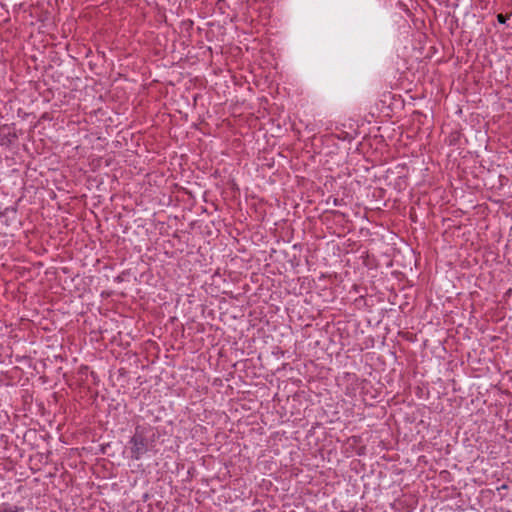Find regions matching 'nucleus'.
Masks as SVG:
<instances>
[{"mask_svg": "<svg viewBox=\"0 0 512 512\" xmlns=\"http://www.w3.org/2000/svg\"><path fill=\"white\" fill-rule=\"evenodd\" d=\"M129 445L130 458L133 460H139L149 450L148 439L139 427L136 428L134 435L129 441Z\"/></svg>", "mask_w": 512, "mask_h": 512, "instance_id": "1", "label": "nucleus"}, {"mask_svg": "<svg viewBox=\"0 0 512 512\" xmlns=\"http://www.w3.org/2000/svg\"><path fill=\"white\" fill-rule=\"evenodd\" d=\"M23 510H24L23 507H19V506H16V505H11V504H8V503H3L0 506V512H21Z\"/></svg>", "mask_w": 512, "mask_h": 512, "instance_id": "2", "label": "nucleus"}, {"mask_svg": "<svg viewBox=\"0 0 512 512\" xmlns=\"http://www.w3.org/2000/svg\"><path fill=\"white\" fill-rule=\"evenodd\" d=\"M507 19H508V16H506V15H503V14L497 15V21L501 24H505Z\"/></svg>", "mask_w": 512, "mask_h": 512, "instance_id": "3", "label": "nucleus"}, {"mask_svg": "<svg viewBox=\"0 0 512 512\" xmlns=\"http://www.w3.org/2000/svg\"><path fill=\"white\" fill-rule=\"evenodd\" d=\"M333 204H334L335 206H338V205L340 204V200H339L338 198H334V199H333Z\"/></svg>", "mask_w": 512, "mask_h": 512, "instance_id": "4", "label": "nucleus"}]
</instances>
